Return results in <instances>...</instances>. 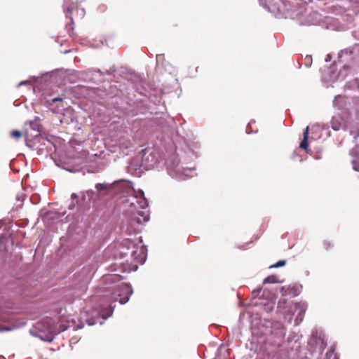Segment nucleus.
<instances>
[{
    "label": "nucleus",
    "mask_w": 359,
    "mask_h": 359,
    "mask_svg": "<svg viewBox=\"0 0 359 359\" xmlns=\"http://www.w3.org/2000/svg\"><path fill=\"white\" fill-rule=\"evenodd\" d=\"M285 18L297 19L301 25H319L323 29L335 30L338 21L330 16H323L317 11L306 8L304 6H294L292 1L290 10L286 11Z\"/></svg>",
    "instance_id": "1"
},
{
    "label": "nucleus",
    "mask_w": 359,
    "mask_h": 359,
    "mask_svg": "<svg viewBox=\"0 0 359 359\" xmlns=\"http://www.w3.org/2000/svg\"><path fill=\"white\" fill-rule=\"evenodd\" d=\"M135 196L133 199L137 203V205L135 206V209L144 210L149 206L147 199L144 196L143 190L139 189L138 190H134ZM149 220V211L138 210L131 215V217L123 222L120 226L121 231L123 236H130L136 234L140 231V228L144 222H147Z\"/></svg>",
    "instance_id": "2"
},
{
    "label": "nucleus",
    "mask_w": 359,
    "mask_h": 359,
    "mask_svg": "<svg viewBox=\"0 0 359 359\" xmlns=\"http://www.w3.org/2000/svg\"><path fill=\"white\" fill-rule=\"evenodd\" d=\"M36 329V330H30V334L32 336L38 337L43 341L52 342L55 335L65 331L67 327L62 325L60 329L57 331L55 320L52 318L47 317L38 323Z\"/></svg>",
    "instance_id": "3"
},
{
    "label": "nucleus",
    "mask_w": 359,
    "mask_h": 359,
    "mask_svg": "<svg viewBox=\"0 0 359 359\" xmlns=\"http://www.w3.org/2000/svg\"><path fill=\"white\" fill-rule=\"evenodd\" d=\"M165 163L168 174L173 179L186 180L197 175L194 168L181 166L175 154L170 156Z\"/></svg>",
    "instance_id": "4"
},
{
    "label": "nucleus",
    "mask_w": 359,
    "mask_h": 359,
    "mask_svg": "<svg viewBox=\"0 0 359 359\" xmlns=\"http://www.w3.org/2000/svg\"><path fill=\"white\" fill-rule=\"evenodd\" d=\"M156 162V158L150 149H142L133 158L130 162V169L139 173L143 170H151Z\"/></svg>",
    "instance_id": "5"
},
{
    "label": "nucleus",
    "mask_w": 359,
    "mask_h": 359,
    "mask_svg": "<svg viewBox=\"0 0 359 359\" xmlns=\"http://www.w3.org/2000/svg\"><path fill=\"white\" fill-rule=\"evenodd\" d=\"M121 254L123 257L130 255L131 259L135 262L144 264L147 259V249L142 245L140 250L138 246L131 239H124L120 246Z\"/></svg>",
    "instance_id": "6"
},
{
    "label": "nucleus",
    "mask_w": 359,
    "mask_h": 359,
    "mask_svg": "<svg viewBox=\"0 0 359 359\" xmlns=\"http://www.w3.org/2000/svg\"><path fill=\"white\" fill-rule=\"evenodd\" d=\"M133 183L126 180H118L113 183H97L95 189L98 192L118 194L124 192L132 188Z\"/></svg>",
    "instance_id": "7"
},
{
    "label": "nucleus",
    "mask_w": 359,
    "mask_h": 359,
    "mask_svg": "<svg viewBox=\"0 0 359 359\" xmlns=\"http://www.w3.org/2000/svg\"><path fill=\"white\" fill-rule=\"evenodd\" d=\"M259 5L268 11L285 15L286 11L290 10L292 1L290 0H259Z\"/></svg>",
    "instance_id": "8"
},
{
    "label": "nucleus",
    "mask_w": 359,
    "mask_h": 359,
    "mask_svg": "<svg viewBox=\"0 0 359 359\" xmlns=\"http://www.w3.org/2000/svg\"><path fill=\"white\" fill-rule=\"evenodd\" d=\"M0 285L4 287L5 290L13 291L15 293H20L25 287V280L14 278L8 276L4 273H0Z\"/></svg>",
    "instance_id": "9"
},
{
    "label": "nucleus",
    "mask_w": 359,
    "mask_h": 359,
    "mask_svg": "<svg viewBox=\"0 0 359 359\" xmlns=\"http://www.w3.org/2000/svg\"><path fill=\"white\" fill-rule=\"evenodd\" d=\"M114 290V299L118 301L121 304L127 303L133 293L131 285L123 282L118 283Z\"/></svg>",
    "instance_id": "10"
},
{
    "label": "nucleus",
    "mask_w": 359,
    "mask_h": 359,
    "mask_svg": "<svg viewBox=\"0 0 359 359\" xmlns=\"http://www.w3.org/2000/svg\"><path fill=\"white\" fill-rule=\"evenodd\" d=\"M114 306L109 305L108 306H101L99 311L95 313V316L86 319V323L89 326H93L97 323L102 325L104 321L113 314Z\"/></svg>",
    "instance_id": "11"
},
{
    "label": "nucleus",
    "mask_w": 359,
    "mask_h": 359,
    "mask_svg": "<svg viewBox=\"0 0 359 359\" xmlns=\"http://www.w3.org/2000/svg\"><path fill=\"white\" fill-rule=\"evenodd\" d=\"M306 310L302 308L299 303H295L292 308H291L292 313H287L285 316V319L289 324H291L293 320V317L295 316L294 320V326H298L303 321Z\"/></svg>",
    "instance_id": "12"
},
{
    "label": "nucleus",
    "mask_w": 359,
    "mask_h": 359,
    "mask_svg": "<svg viewBox=\"0 0 359 359\" xmlns=\"http://www.w3.org/2000/svg\"><path fill=\"white\" fill-rule=\"evenodd\" d=\"M267 334L275 339L282 340L286 334V328L283 323L275 322L271 323V326Z\"/></svg>",
    "instance_id": "13"
},
{
    "label": "nucleus",
    "mask_w": 359,
    "mask_h": 359,
    "mask_svg": "<svg viewBox=\"0 0 359 359\" xmlns=\"http://www.w3.org/2000/svg\"><path fill=\"white\" fill-rule=\"evenodd\" d=\"M322 79L325 82H334L339 81L337 68L335 62L322 72Z\"/></svg>",
    "instance_id": "14"
},
{
    "label": "nucleus",
    "mask_w": 359,
    "mask_h": 359,
    "mask_svg": "<svg viewBox=\"0 0 359 359\" xmlns=\"http://www.w3.org/2000/svg\"><path fill=\"white\" fill-rule=\"evenodd\" d=\"M62 97L57 96L52 98L50 100H46L45 105L48 109L53 113H58L59 111L63 108V105L62 104Z\"/></svg>",
    "instance_id": "15"
},
{
    "label": "nucleus",
    "mask_w": 359,
    "mask_h": 359,
    "mask_svg": "<svg viewBox=\"0 0 359 359\" xmlns=\"http://www.w3.org/2000/svg\"><path fill=\"white\" fill-rule=\"evenodd\" d=\"M302 286L301 285H290L287 288L281 287L280 292L283 296L297 297L300 294Z\"/></svg>",
    "instance_id": "16"
},
{
    "label": "nucleus",
    "mask_w": 359,
    "mask_h": 359,
    "mask_svg": "<svg viewBox=\"0 0 359 359\" xmlns=\"http://www.w3.org/2000/svg\"><path fill=\"white\" fill-rule=\"evenodd\" d=\"M29 126L32 130L36 133V134H30L29 131L26 133V140L27 141L30 137H33L34 139H37L38 137H41V126L37 123L36 121H29Z\"/></svg>",
    "instance_id": "17"
},
{
    "label": "nucleus",
    "mask_w": 359,
    "mask_h": 359,
    "mask_svg": "<svg viewBox=\"0 0 359 359\" xmlns=\"http://www.w3.org/2000/svg\"><path fill=\"white\" fill-rule=\"evenodd\" d=\"M354 48L349 47L341 50L338 53V58L339 61H350L353 59Z\"/></svg>",
    "instance_id": "18"
},
{
    "label": "nucleus",
    "mask_w": 359,
    "mask_h": 359,
    "mask_svg": "<svg viewBox=\"0 0 359 359\" xmlns=\"http://www.w3.org/2000/svg\"><path fill=\"white\" fill-rule=\"evenodd\" d=\"M309 127L306 126L303 133V139L299 144V147L305 151L309 150Z\"/></svg>",
    "instance_id": "19"
},
{
    "label": "nucleus",
    "mask_w": 359,
    "mask_h": 359,
    "mask_svg": "<svg viewBox=\"0 0 359 359\" xmlns=\"http://www.w3.org/2000/svg\"><path fill=\"white\" fill-rule=\"evenodd\" d=\"M75 4H77V2L75 3L74 0H64L62 5L64 13L71 14L72 13Z\"/></svg>",
    "instance_id": "20"
},
{
    "label": "nucleus",
    "mask_w": 359,
    "mask_h": 359,
    "mask_svg": "<svg viewBox=\"0 0 359 359\" xmlns=\"http://www.w3.org/2000/svg\"><path fill=\"white\" fill-rule=\"evenodd\" d=\"M330 123L332 128L335 131H338L342 126V118L340 116H334L332 117Z\"/></svg>",
    "instance_id": "21"
},
{
    "label": "nucleus",
    "mask_w": 359,
    "mask_h": 359,
    "mask_svg": "<svg viewBox=\"0 0 359 359\" xmlns=\"http://www.w3.org/2000/svg\"><path fill=\"white\" fill-rule=\"evenodd\" d=\"M351 70V67L348 65H344L342 68L337 72L338 80H344L348 74Z\"/></svg>",
    "instance_id": "22"
},
{
    "label": "nucleus",
    "mask_w": 359,
    "mask_h": 359,
    "mask_svg": "<svg viewBox=\"0 0 359 359\" xmlns=\"http://www.w3.org/2000/svg\"><path fill=\"white\" fill-rule=\"evenodd\" d=\"M66 18H69V20H70V23L67 24L66 25V27H65L66 29L68 32L69 35L72 39H74V37L76 36V33L74 32V20H73V18H72V16L71 15H68L67 14H66Z\"/></svg>",
    "instance_id": "23"
},
{
    "label": "nucleus",
    "mask_w": 359,
    "mask_h": 359,
    "mask_svg": "<svg viewBox=\"0 0 359 359\" xmlns=\"http://www.w3.org/2000/svg\"><path fill=\"white\" fill-rule=\"evenodd\" d=\"M80 207H81L80 201L71 200L70 203L68 205L67 208L69 210H72L73 212H77L79 210Z\"/></svg>",
    "instance_id": "24"
},
{
    "label": "nucleus",
    "mask_w": 359,
    "mask_h": 359,
    "mask_svg": "<svg viewBox=\"0 0 359 359\" xmlns=\"http://www.w3.org/2000/svg\"><path fill=\"white\" fill-rule=\"evenodd\" d=\"M281 283V281L278 280L277 277L275 275H271L265 278L263 280V284H270V283Z\"/></svg>",
    "instance_id": "25"
},
{
    "label": "nucleus",
    "mask_w": 359,
    "mask_h": 359,
    "mask_svg": "<svg viewBox=\"0 0 359 359\" xmlns=\"http://www.w3.org/2000/svg\"><path fill=\"white\" fill-rule=\"evenodd\" d=\"M135 80L131 79V83L133 86L136 82H140L141 84H143L145 82V77L144 75L134 74Z\"/></svg>",
    "instance_id": "26"
},
{
    "label": "nucleus",
    "mask_w": 359,
    "mask_h": 359,
    "mask_svg": "<svg viewBox=\"0 0 359 359\" xmlns=\"http://www.w3.org/2000/svg\"><path fill=\"white\" fill-rule=\"evenodd\" d=\"M316 344L319 345V353H323V351L327 346V343L324 341L323 339L319 337L316 339Z\"/></svg>",
    "instance_id": "27"
},
{
    "label": "nucleus",
    "mask_w": 359,
    "mask_h": 359,
    "mask_svg": "<svg viewBox=\"0 0 359 359\" xmlns=\"http://www.w3.org/2000/svg\"><path fill=\"white\" fill-rule=\"evenodd\" d=\"M93 194H94V191H92V190L88 191H86V193H82V195H81V198H79L80 205H81L82 202L86 201L87 196L88 197V199L90 200Z\"/></svg>",
    "instance_id": "28"
},
{
    "label": "nucleus",
    "mask_w": 359,
    "mask_h": 359,
    "mask_svg": "<svg viewBox=\"0 0 359 359\" xmlns=\"http://www.w3.org/2000/svg\"><path fill=\"white\" fill-rule=\"evenodd\" d=\"M348 86L352 89L359 90V79H354L351 82L349 83Z\"/></svg>",
    "instance_id": "29"
},
{
    "label": "nucleus",
    "mask_w": 359,
    "mask_h": 359,
    "mask_svg": "<svg viewBox=\"0 0 359 359\" xmlns=\"http://www.w3.org/2000/svg\"><path fill=\"white\" fill-rule=\"evenodd\" d=\"M286 264V260L280 259L276 262L274 264L271 265L270 268H279L284 266Z\"/></svg>",
    "instance_id": "30"
},
{
    "label": "nucleus",
    "mask_w": 359,
    "mask_h": 359,
    "mask_svg": "<svg viewBox=\"0 0 359 359\" xmlns=\"http://www.w3.org/2000/svg\"><path fill=\"white\" fill-rule=\"evenodd\" d=\"M262 291V288H258L257 290H254L252 291V296H253V297L254 298H257H257H259V299L263 298V295L261 294Z\"/></svg>",
    "instance_id": "31"
},
{
    "label": "nucleus",
    "mask_w": 359,
    "mask_h": 359,
    "mask_svg": "<svg viewBox=\"0 0 359 359\" xmlns=\"http://www.w3.org/2000/svg\"><path fill=\"white\" fill-rule=\"evenodd\" d=\"M30 201H31L32 203H33V204H38L40 201L39 195L37 194H34L32 195V196L30 197Z\"/></svg>",
    "instance_id": "32"
},
{
    "label": "nucleus",
    "mask_w": 359,
    "mask_h": 359,
    "mask_svg": "<svg viewBox=\"0 0 359 359\" xmlns=\"http://www.w3.org/2000/svg\"><path fill=\"white\" fill-rule=\"evenodd\" d=\"M120 276H116V275H111L107 278V280L109 281L111 283H116L119 280Z\"/></svg>",
    "instance_id": "33"
},
{
    "label": "nucleus",
    "mask_w": 359,
    "mask_h": 359,
    "mask_svg": "<svg viewBox=\"0 0 359 359\" xmlns=\"http://www.w3.org/2000/svg\"><path fill=\"white\" fill-rule=\"evenodd\" d=\"M11 136L18 139L22 136V133L18 130H14L11 132Z\"/></svg>",
    "instance_id": "34"
},
{
    "label": "nucleus",
    "mask_w": 359,
    "mask_h": 359,
    "mask_svg": "<svg viewBox=\"0 0 359 359\" xmlns=\"http://www.w3.org/2000/svg\"><path fill=\"white\" fill-rule=\"evenodd\" d=\"M312 64V58L311 55H306L304 60V65L306 67H310Z\"/></svg>",
    "instance_id": "35"
},
{
    "label": "nucleus",
    "mask_w": 359,
    "mask_h": 359,
    "mask_svg": "<svg viewBox=\"0 0 359 359\" xmlns=\"http://www.w3.org/2000/svg\"><path fill=\"white\" fill-rule=\"evenodd\" d=\"M352 164H353V169L355 171L359 172V158L353 159L352 161Z\"/></svg>",
    "instance_id": "36"
},
{
    "label": "nucleus",
    "mask_w": 359,
    "mask_h": 359,
    "mask_svg": "<svg viewBox=\"0 0 359 359\" xmlns=\"http://www.w3.org/2000/svg\"><path fill=\"white\" fill-rule=\"evenodd\" d=\"M77 9V14L79 15L81 18H83L86 15V10L83 8H79L76 7Z\"/></svg>",
    "instance_id": "37"
},
{
    "label": "nucleus",
    "mask_w": 359,
    "mask_h": 359,
    "mask_svg": "<svg viewBox=\"0 0 359 359\" xmlns=\"http://www.w3.org/2000/svg\"><path fill=\"white\" fill-rule=\"evenodd\" d=\"M116 69L115 66H113V67H110L109 69L106 70L104 72V75H111L116 72Z\"/></svg>",
    "instance_id": "38"
},
{
    "label": "nucleus",
    "mask_w": 359,
    "mask_h": 359,
    "mask_svg": "<svg viewBox=\"0 0 359 359\" xmlns=\"http://www.w3.org/2000/svg\"><path fill=\"white\" fill-rule=\"evenodd\" d=\"M50 212H48V211H44L43 210H41L40 211V215L41 217H42L43 219L47 218L48 217V215L50 214Z\"/></svg>",
    "instance_id": "39"
},
{
    "label": "nucleus",
    "mask_w": 359,
    "mask_h": 359,
    "mask_svg": "<svg viewBox=\"0 0 359 359\" xmlns=\"http://www.w3.org/2000/svg\"><path fill=\"white\" fill-rule=\"evenodd\" d=\"M71 200L72 201H80L79 198V196L76 193H72L71 194Z\"/></svg>",
    "instance_id": "40"
},
{
    "label": "nucleus",
    "mask_w": 359,
    "mask_h": 359,
    "mask_svg": "<svg viewBox=\"0 0 359 359\" xmlns=\"http://www.w3.org/2000/svg\"><path fill=\"white\" fill-rule=\"evenodd\" d=\"M25 85L30 86V82H29V80H25V81H22L20 82V83L18 84L17 87H20V86H25Z\"/></svg>",
    "instance_id": "41"
},
{
    "label": "nucleus",
    "mask_w": 359,
    "mask_h": 359,
    "mask_svg": "<svg viewBox=\"0 0 359 359\" xmlns=\"http://www.w3.org/2000/svg\"><path fill=\"white\" fill-rule=\"evenodd\" d=\"M251 123L252 121H250L248 126H247V128H246V133L248 134H250V133H257V131H253L252 130L250 129V126H251Z\"/></svg>",
    "instance_id": "42"
},
{
    "label": "nucleus",
    "mask_w": 359,
    "mask_h": 359,
    "mask_svg": "<svg viewBox=\"0 0 359 359\" xmlns=\"http://www.w3.org/2000/svg\"><path fill=\"white\" fill-rule=\"evenodd\" d=\"M11 327L7 326H0V332L11 331Z\"/></svg>",
    "instance_id": "43"
},
{
    "label": "nucleus",
    "mask_w": 359,
    "mask_h": 359,
    "mask_svg": "<svg viewBox=\"0 0 359 359\" xmlns=\"http://www.w3.org/2000/svg\"><path fill=\"white\" fill-rule=\"evenodd\" d=\"M332 55L329 53V54H327V55H326L325 59V61L326 62H330V61H331V60H332Z\"/></svg>",
    "instance_id": "44"
},
{
    "label": "nucleus",
    "mask_w": 359,
    "mask_h": 359,
    "mask_svg": "<svg viewBox=\"0 0 359 359\" xmlns=\"http://www.w3.org/2000/svg\"><path fill=\"white\" fill-rule=\"evenodd\" d=\"M324 245L326 250H328L331 247V244L327 241L324 243Z\"/></svg>",
    "instance_id": "45"
},
{
    "label": "nucleus",
    "mask_w": 359,
    "mask_h": 359,
    "mask_svg": "<svg viewBox=\"0 0 359 359\" xmlns=\"http://www.w3.org/2000/svg\"><path fill=\"white\" fill-rule=\"evenodd\" d=\"M94 72L99 73L100 75H104V72H102L100 69H96L94 70Z\"/></svg>",
    "instance_id": "46"
},
{
    "label": "nucleus",
    "mask_w": 359,
    "mask_h": 359,
    "mask_svg": "<svg viewBox=\"0 0 359 359\" xmlns=\"http://www.w3.org/2000/svg\"><path fill=\"white\" fill-rule=\"evenodd\" d=\"M84 325L82 322H80L78 325H77V328L78 329H82Z\"/></svg>",
    "instance_id": "47"
},
{
    "label": "nucleus",
    "mask_w": 359,
    "mask_h": 359,
    "mask_svg": "<svg viewBox=\"0 0 359 359\" xmlns=\"http://www.w3.org/2000/svg\"><path fill=\"white\" fill-rule=\"evenodd\" d=\"M57 214H58L60 217H62L66 214V211L57 212Z\"/></svg>",
    "instance_id": "48"
},
{
    "label": "nucleus",
    "mask_w": 359,
    "mask_h": 359,
    "mask_svg": "<svg viewBox=\"0 0 359 359\" xmlns=\"http://www.w3.org/2000/svg\"><path fill=\"white\" fill-rule=\"evenodd\" d=\"M163 54H161V55H156V60L158 61V60H160L161 57L163 58Z\"/></svg>",
    "instance_id": "49"
},
{
    "label": "nucleus",
    "mask_w": 359,
    "mask_h": 359,
    "mask_svg": "<svg viewBox=\"0 0 359 359\" xmlns=\"http://www.w3.org/2000/svg\"><path fill=\"white\" fill-rule=\"evenodd\" d=\"M338 97H339V95L336 96V97H334V100H333V104H336V102H337V100Z\"/></svg>",
    "instance_id": "50"
},
{
    "label": "nucleus",
    "mask_w": 359,
    "mask_h": 359,
    "mask_svg": "<svg viewBox=\"0 0 359 359\" xmlns=\"http://www.w3.org/2000/svg\"><path fill=\"white\" fill-rule=\"evenodd\" d=\"M107 95L110 98H112L114 97V95L112 94H107ZM114 95H116V93H114Z\"/></svg>",
    "instance_id": "51"
},
{
    "label": "nucleus",
    "mask_w": 359,
    "mask_h": 359,
    "mask_svg": "<svg viewBox=\"0 0 359 359\" xmlns=\"http://www.w3.org/2000/svg\"><path fill=\"white\" fill-rule=\"evenodd\" d=\"M39 76H32L30 77V79H34V80H36Z\"/></svg>",
    "instance_id": "52"
},
{
    "label": "nucleus",
    "mask_w": 359,
    "mask_h": 359,
    "mask_svg": "<svg viewBox=\"0 0 359 359\" xmlns=\"http://www.w3.org/2000/svg\"><path fill=\"white\" fill-rule=\"evenodd\" d=\"M70 52V50H66L64 51L65 54L69 53Z\"/></svg>",
    "instance_id": "53"
},
{
    "label": "nucleus",
    "mask_w": 359,
    "mask_h": 359,
    "mask_svg": "<svg viewBox=\"0 0 359 359\" xmlns=\"http://www.w3.org/2000/svg\"><path fill=\"white\" fill-rule=\"evenodd\" d=\"M354 151H355L354 149L351 150L350 151V154L351 155H353Z\"/></svg>",
    "instance_id": "54"
},
{
    "label": "nucleus",
    "mask_w": 359,
    "mask_h": 359,
    "mask_svg": "<svg viewBox=\"0 0 359 359\" xmlns=\"http://www.w3.org/2000/svg\"><path fill=\"white\" fill-rule=\"evenodd\" d=\"M358 136H359V133H358L357 135H355L354 136V139L355 140Z\"/></svg>",
    "instance_id": "55"
},
{
    "label": "nucleus",
    "mask_w": 359,
    "mask_h": 359,
    "mask_svg": "<svg viewBox=\"0 0 359 359\" xmlns=\"http://www.w3.org/2000/svg\"><path fill=\"white\" fill-rule=\"evenodd\" d=\"M81 44L83 46L86 45L85 41H81Z\"/></svg>",
    "instance_id": "56"
},
{
    "label": "nucleus",
    "mask_w": 359,
    "mask_h": 359,
    "mask_svg": "<svg viewBox=\"0 0 359 359\" xmlns=\"http://www.w3.org/2000/svg\"><path fill=\"white\" fill-rule=\"evenodd\" d=\"M137 90L139 93L142 94V91L139 90V89H138V88H137V90Z\"/></svg>",
    "instance_id": "57"
},
{
    "label": "nucleus",
    "mask_w": 359,
    "mask_h": 359,
    "mask_svg": "<svg viewBox=\"0 0 359 359\" xmlns=\"http://www.w3.org/2000/svg\"><path fill=\"white\" fill-rule=\"evenodd\" d=\"M327 136H328V137H330V131H328V132L327 133Z\"/></svg>",
    "instance_id": "58"
},
{
    "label": "nucleus",
    "mask_w": 359,
    "mask_h": 359,
    "mask_svg": "<svg viewBox=\"0 0 359 359\" xmlns=\"http://www.w3.org/2000/svg\"><path fill=\"white\" fill-rule=\"evenodd\" d=\"M18 200L20 199V197L19 196H17Z\"/></svg>",
    "instance_id": "59"
},
{
    "label": "nucleus",
    "mask_w": 359,
    "mask_h": 359,
    "mask_svg": "<svg viewBox=\"0 0 359 359\" xmlns=\"http://www.w3.org/2000/svg\"><path fill=\"white\" fill-rule=\"evenodd\" d=\"M18 200L20 199V197L19 196H17Z\"/></svg>",
    "instance_id": "60"
},
{
    "label": "nucleus",
    "mask_w": 359,
    "mask_h": 359,
    "mask_svg": "<svg viewBox=\"0 0 359 359\" xmlns=\"http://www.w3.org/2000/svg\"><path fill=\"white\" fill-rule=\"evenodd\" d=\"M134 204H135V203H134L133 201H132V202H131V205H133Z\"/></svg>",
    "instance_id": "61"
},
{
    "label": "nucleus",
    "mask_w": 359,
    "mask_h": 359,
    "mask_svg": "<svg viewBox=\"0 0 359 359\" xmlns=\"http://www.w3.org/2000/svg\"><path fill=\"white\" fill-rule=\"evenodd\" d=\"M140 241L142 242V236H140Z\"/></svg>",
    "instance_id": "62"
},
{
    "label": "nucleus",
    "mask_w": 359,
    "mask_h": 359,
    "mask_svg": "<svg viewBox=\"0 0 359 359\" xmlns=\"http://www.w3.org/2000/svg\"><path fill=\"white\" fill-rule=\"evenodd\" d=\"M359 151V147H358L356 149V151Z\"/></svg>",
    "instance_id": "63"
}]
</instances>
